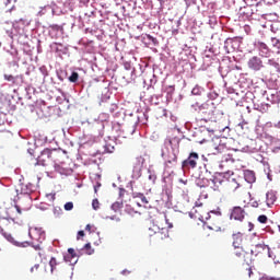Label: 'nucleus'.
<instances>
[{
	"label": "nucleus",
	"mask_w": 280,
	"mask_h": 280,
	"mask_svg": "<svg viewBox=\"0 0 280 280\" xmlns=\"http://www.w3.org/2000/svg\"><path fill=\"white\" fill-rule=\"evenodd\" d=\"M1 46H2V43L0 42V48H1Z\"/></svg>",
	"instance_id": "47"
},
{
	"label": "nucleus",
	"mask_w": 280,
	"mask_h": 280,
	"mask_svg": "<svg viewBox=\"0 0 280 280\" xmlns=\"http://www.w3.org/2000/svg\"><path fill=\"white\" fill-rule=\"evenodd\" d=\"M258 222L260 224H267L268 223V217L266 214H261L258 217Z\"/></svg>",
	"instance_id": "24"
},
{
	"label": "nucleus",
	"mask_w": 280,
	"mask_h": 280,
	"mask_svg": "<svg viewBox=\"0 0 280 280\" xmlns=\"http://www.w3.org/2000/svg\"><path fill=\"white\" fill-rule=\"evenodd\" d=\"M68 253H69L71 259H75V257H78V254H75V249H73V248H69Z\"/></svg>",
	"instance_id": "28"
},
{
	"label": "nucleus",
	"mask_w": 280,
	"mask_h": 280,
	"mask_svg": "<svg viewBox=\"0 0 280 280\" xmlns=\"http://www.w3.org/2000/svg\"><path fill=\"white\" fill-rule=\"evenodd\" d=\"M115 150V147H110L108 144L105 145V152L113 153Z\"/></svg>",
	"instance_id": "29"
},
{
	"label": "nucleus",
	"mask_w": 280,
	"mask_h": 280,
	"mask_svg": "<svg viewBox=\"0 0 280 280\" xmlns=\"http://www.w3.org/2000/svg\"><path fill=\"white\" fill-rule=\"evenodd\" d=\"M199 220L202 222L206 220L207 228L210 231H215L217 233L222 231V226L224 224L222 213L215 211L207 212L205 215H201Z\"/></svg>",
	"instance_id": "4"
},
{
	"label": "nucleus",
	"mask_w": 280,
	"mask_h": 280,
	"mask_svg": "<svg viewBox=\"0 0 280 280\" xmlns=\"http://www.w3.org/2000/svg\"><path fill=\"white\" fill-rule=\"evenodd\" d=\"M83 249L85 250L86 255H93V253H95V249L91 247V243H86Z\"/></svg>",
	"instance_id": "20"
},
{
	"label": "nucleus",
	"mask_w": 280,
	"mask_h": 280,
	"mask_svg": "<svg viewBox=\"0 0 280 280\" xmlns=\"http://www.w3.org/2000/svg\"><path fill=\"white\" fill-rule=\"evenodd\" d=\"M143 197L142 192H132V198H141Z\"/></svg>",
	"instance_id": "31"
},
{
	"label": "nucleus",
	"mask_w": 280,
	"mask_h": 280,
	"mask_svg": "<svg viewBox=\"0 0 280 280\" xmlns=\"http://www.w3.org/2000/svg\"><path fill=\"white\" fill-rule=\"evenodd\" d=\"M205 114L208 116H203L198 119L200 126L209 124V121H214V124H217V121H222V119H224V114L218 108H214L211 112H205Z\"/></svg>",
	"instance_id": "7"
},
{
	"label": "nucleus",
	"mask_w": 280,
	"mask_h": 280,
	"mask_svg": "<svg viewBox=\"0 0 280 280\" xmlns=\"http://www.w3.org/2000/svg\"><path fill=\"white\" fill-rule=\"evenodd\" d=\"M164 161H166V163H177L178 161V153L176 152V150L174 149H168L166 152H164L162 154Z\"/></svg>",
	"instance_id": "15"
},
{
	"label": "nucleus",
	"mask_w": 280,
	"mask_h": 280,
	"mask_svg": "<svg viewBox=\"0 0 280 280\" xmlns=\"http://www.w3.org/2000/svg\"><path fill=\"white\" fill-rule=\"evenodd\" d=\"M47 198H49L51 201L56 200V194H48Z\"/></svg>",
	"instance_id": "35"
},
{
	"label": "nucleus",
	"mask_w": 280,
	"mask_h": 280,
	"mask_svg": "<svg viewBox=\"0 0 280 280\" xmlns=\"http://www.w3.org/2000/svg\"><path fill=\"white\" fill-rule=\"evenodd\" d=\"M66 211H72L73 210V202L69 201L63 206Z\"/></svg>",
	"instance_id": "26"
},
{
	"label": "nucleus",
	"mask_w": 280,
	"mask_h": 280,
	"mask_svg": "<svg viewBox=\"0 0 280 280\" xmlns=\"http://www.w3.org/2000/svg\"><path fill=\"white\" fill-rule=\"evenodd\" d=\"M144 38L147 40H150L153 45H159V39H156L154 36L150 35V34H145Z\"/></svg>",
	"instance_id": "22"
},
{
	"label": "nucleus",
	"mask_w": 280,
	"mask_h": 280,
	"mask_svg": "<svg viewBox=\"0 0 280 280\" xmlns=\"http://www.w3.org/2000/svg\"><path fill=\"white\" fill-rule=\"evenodd\" d=\"M226 128H229V127H223L222 129H219L221 132H224V130H226Z\"/></svg>",
	"instance_id": "44"
},
{
	"label": "nucleus",
	"mask_w": 280,
	"mask_h": 280,
	"mask_svg": "<svg viewBox=\"0 0 280 280\" xmlns=\"http://www.w3.org/2000/svg\"><path fill=\"white\" fill-rule=\"evenodd\" d=\"M249 253H252V261L255 259L254 257H259L260 259H266V257H269L273 259V261H279L277 256H272V252H270V247L268 245L257 244L249 248Z\"/></svg>",
	"instance_id": "5"
},
{
	"label": "nucleus",
	"mask_w": 280,
	"mask_h": 280,
	"mask_svg": "<svg viewBox=\"0 0 280 280\" xmlns=\"http://www.w3.org/2000/svg\"><path fill=\"white\" fill-rule=\"evenodd\" d=\"M199 92H200V88H198V86L194 88L191 91L192 95H198Z\"/></svg>",
	"instance_id": "32"
},
{
	"label": "nucleus",
	"mask_w": 280,
	"mask_h": 280,
	"mask_svg": "<svg viewBox=\"0 0 280 280\" xmlns=\"http://www.w3.org/2000/svg\"><path fill=\"white\" fill-rule=\"evenodd\" d=\"M247 275H248V277H250V275H253V269L252 268L247 269Z\"/></svg>",
	"instance_id": "42"
},
{
	"label": "nucleus",
	"mask_w": 280,
	"mask_h": 280,
	"mask_svg": "<svg viewBox=\"0 0 280 280\" xmlns=\"http://www.w3.org/2000/svg\"><path fill=\"white\" fill-rule=\"evenodd\" d=\"M260 280H276L275 278L262 277Z\"/></svg>",
	"instance_id": "43"
},
{
	"label": "nucleus",
	"mask_w": 280,
	"mask_h": 280,
	"mask_svg": "<svg viewBox=\"0 0 280 280\" xmlns=\"http://www.w3.org/2000/svg\"><path fill=\"white\" fill-rule=\"evenodd\" d=\"M91 229H92L91 224H88V225L85 226V231H89V233H91Z\"/></svg>",
	"instance_id": "39"
},
{
	"label": "nucleus",
	"mask_w": 280,
	"mask_h": 280,
	"mask_svg": "<svg viewBox=\"0 0 280 280\" xmlns=\"http://www.w3.org/2000/svg\"><path fill=\"white\" fill-rule=\"evenodd\" d=\"M277 202V194L275 191L270 190L266 194V203L267 207H272Z\"/></svg>",
	"instance_id": "17"
},
{
	"label": "nucleus",
	"mask_w": 280,
	"mask_h": 280,
	"mask_svg": "<svg viewBox=\"0 0 280 280\" xmlns=\"http://www.w3.org/2000/svg\"><path fill=\"white\" fill-rule=\"evenodd\" d=\"M61 158L62 153H60V151L56 149H44L38 156V163H40V165H43L44 167L47 165H54L55 167H58V163H61Z\"/></svg>",
	"instance_id": "3"
},
{
	"label": "nucleus",
	"mask_w": 280,
	"mask_h": 280,
	"mask_svg": "<svg viewBox=\"0 0 280 280\" xmlns=\"http://www.w3.org/2000/svg\"><path fill=\"white\" fill-rule=\"evenodd\" d=\"M233 260L236 264H246L247 266H250V264H253L250 249L246 250L244 247L234 248Z\"/></svg>",
	"instance_id": "6"
},
{
	"label": "nucleus",
	"mask_w": 280,
	"mask_h": 280,
	"mask_svg": "<svg viewBox=\"0 0 280 280\" xmlns=\"http://www.w3.org/2000/svg\"><path fill=\"white\" fill-rule=\"evenodd\" d=\"M22 246H23L24 248H27V246H30V242H24V243H22Z\"/></svg>",
	"instance_id": "41"
},
{
	"label": "nucleus",
	"mask_w": 280,
	"mask_h": 280,
	"mask_svg": "<svg viewBox=\"0 0 280 280\" xmlns=\"http://www.w3.org/2000/svg\"><path fill=\"white\" fill-rule=\"evenodd\" d=\"M142 167L143 165L141 164V162L136 163V165L133 166V173H132L133 178H141Z\"/></svg>",
	"instance_id": "19"
},
{
	"label": "nucleus",
	"mask_w": 280,
	"mask_h": 280,
	"mask_svg": "<svg viewBox=\"0 0 280 280\" xmlns=\"http://www.w3.org/2000/svg\"><path fill=\"white\" fill-rule=\"evenodd\" d=\"M205 141H207V140L203 139L202 141H200V143H205Z\"/></svg>",
	"instance_id": "45"
},
{
	"label": "nucleus",
	"mask_w": 280,
	"mask_h": 280,
	"mask_svg": "<svg viewBox=\"0 0 280 280\" xmlns=\"http://www.w3.org/2000/svg\"><path fill=\"white\" fill-rule=\"evenodd\" d=\"M271 45H272V47H278L279 48L280 40L277 37H272L271 38Z\"/></svg>",
	"instance_id": "27"
},
{
	"label": "nucleus",
	"mask_w": 280,
	"mask_h": 280,
	"mask_svg": "<svg viewBox=\"0 0 280 280\" xmlns=\"http://www.w3.org/2000/svg\"><path fill=\"white\" fill-rule=\"evenodd\" d=\"M38 268H40V265H34V267L31 268V272L38 271Z\"/></svg>",
	"instance_id": "34"
},
{
	"label": "nucleus",
	"mask_w": 280,
	"mask_h": 280,
	"mask_svg": "<svg viewBox=\"0 0 280 280\" xmlns=\"http://www.w3.org/2000/svg\"><path fill=\"white\" fill-rule=\"evenodd\" d=\"M246 218V210L240 206H235L230 211V219L243 222Z\"/></svg>",
	"instance_id": "10"
},
{
	"label": "nucleus",
	"mask_w": 280,
	"mask_h": 280,
	"mask_svg": "<svg viewBox=\"0 0 280 280\" xmlns=\"http://www.w3.org/2000/svg\"><path fill=\"white\" fill-rule=\"evenodd\" d=\"M34 233H36V230H33L32 232H30V236L32 237V240H36L38 242V237H35Z\"/></svg>",
	"instance_id": "36"
},
{
	"label": "nucleus",
	"mask_w": 280,
	"mask_h": 280,
	"mask_svg": "<svg viewBox=\"0 0 280 280\" xmlns=\"http://www.w3.org/2000/svg\"><path fill=\"white\" fill-rule=\"evenodd\" d=\"M159 220L160 221H156L158 231H154V229L150 228L145 232L147 240L150 242V244H161V242L170 237L168 229H174V224L170 222L167 214H162Z\"/></svg>",
	"instance_id": "1"
},
{
	"label": "nucleus",
	"mask_w": 280,
	"mask_h": 280,
	"mask_svg": "<svg viewBox=\"0 0 280 280\" xmlns=\"http://www.w3.org/2000/svg\"><path fill=\"white\" fill-rule=\"evenodd\" d=\"M198 159H200V155H198V153L196 152H191L188 156V159H186L183 163H182V167L184 170H194L197 167L198 165Z\"/></svg>",
	"instance_id": "9"
},
{
	"label": "nucleus",
	"mask_w": 280,
	"mask_h": 280,
	"mask_svg": "<svg viewBox=\"0 0 280 280\" xmlns=\"http://www.w3.org/2000/svg\"><path fill=\"white\" fill-rule=\"evenodd\" d=\"M80 79V74L78 72H72V74L69 77V82L75 83Z\"/></svg>",
	"instance_id": "21"
},
{
	"label": "nucleus",
	"mask_w": 280,
	"mask_h": 280,
	"mask_svg": "<svg viewBox=\"0 0 280 280\" xmlns=\"http://www.w3.org/2000/svg\"><path fill=\"white\" fill-rule=\"evenodd\" d=\"M244 178L246 183L253 184L255 180H257V177L255 176V172L253 171H245Z\"/></svg>",
	"instance_id": "18"
},
{
	"label": "nucleus",
	"mask_w": 280,
	"mask_h": 280,
	"mask_svg": "<svg viewBox=\"0 0 280 280\" xmlns=\"http://www.w3.org/2000/svg\"><path fill=\"white\" fill-rule=\"evenodd\" d=\"M98 187H102V184L98 183L96 186H94V191H95V194H97V188H98Z\"/></svg>",
	"instance_id": "38"
},
{
	"label": "nucleus",
	"mask_w": 280,
	"mask_h": 280,
	"mask_svg": "<svg viewBox=\"0 0 280 280\" xmlns=\"http://www.w3.org/2000/svg\"><path fill=\"white\" fill-rule=\"evenodd\" d=\"M125 67H126V69H128V65H126Z\"/></svg>",
	"instance_id": "48"
},
{
	"label": "nucleus",
	"mask_w": 280,
	"mask_h": 280,
	"mask_svg": "<svg viewBox=\"0 0 280 280\" xmlns=\"http://www.w3.org/2000/svg\"><path fill=\"white\" fill-rule=\"evenodd\" d=\"M247 67L253 71H260L264 68V61H261V58L254 56L248 60Z\"/></svg>",
	"instance_id": "14"
},
{
	"label": "nucleus",
	"mask_w": 280,
	"mask_h": 280,
	"mask_svg": "<svg viewBox=\"0 0 280 280\" xmlns=\"http://www.w3.org/2000/svg\"><path fill=\"white\" fill-rule=\"evenodd\" d=\"M149 180H152V183H156V175H149Z\"/></svg>",
	"instance_id": "33"
},
{
	"label": "nucleus",
	"mask_w": 280,
	"mask_h": 280,
	"mask_svg": "<svg viewBox=\"0 0 280 280\" xmlns=\"http://www.w3.org/2000/svg\"><path fill=\"white\" fill-rule=\"evenodd\" d=\"M92 207L94 211H97V209H100V200L93 199Z\"/></svg>",
	"instance_id": "25"
},
{
	"label": "nucleus",
	"mask_w": 280,
	"mask_h": 280,
	"mask_svg": "<svg viewBox=\"0 0 280 280\" xmlns=\"http://www.w3.org/2000/svg\"><path fill=\"white\" fill-rule=\"evenodd\" d=\"M128 196V190L120 188L119 190V197L121 198V202L116 201L112 205L113 211L117 212L124 207V202L130 201V198H126Z\"/></svg>",
	"instance_id": "11"
},
{
	"label": "nucleus",
	"mask_w": 280,
	"mask_h": 280,
	"mask_svg": "<svg viewBox=\"0 0 280 280\" xmlns=\"http://www.w3.org/2000/svg\"><path fill=\"white\" fill-rule=\"evenodd\" d=\"M49 266H50L51 272H54V270H56V266H58V260H56V258H54V257L50 258Z\"/></svg>",
	"instance_id": "23"
},
{
	"label": "nucleus",
	"mask_w": 280,
	"mask_h": 280,
	"mask_svg": "<svg viewBox=\"0 0 280 280\" xmlns=\"http://www.w3.org/2000/svg\"><path fill=\"white\" fill-rule=\"evenodd\" d=\"M255 47H256V49H258L259 56H261V58H270L272 51L270 50V48L268 47V45L266 43L256 42Z\"/></svg>",
	"instance_id": "13"
},
{
	"label": "nucleus",
	"mask_w": 280,
	"mask_h": 280,
	"mask_svg": "<svg viewBox=\"0 0 280 280\" xmlns=\"http://www.w3.org/2000/svg\"><path fill=\"white\" fill-rule=\"evenodd\" d=\"M213 183H218V179H214Z\"/></svg>",
	"instance_id": "46"
},
{
	"label": "nucleus",
	"mask_w": 280,
	"mask_h": 280,
	"mask_svg": "<svg viewBox=\"0 0 280 280\" xmlns=\"http://www.w3.org/2000/svg\"><path fill=\"white\" fill-rule=\"evenodd\" d=\"M232 240L233 248H244V246H246V242L248 241V236L244 233L237 232L232 235Z\"/></svg>",
	"instance_id": "8"
},
{
	"label": "nucleus",
	"mask_w": 280,
	"mask_h": 280,
	"mask_svg": "<svg viewBox=\"0 0 280 280\" xmlns=\"http://www.w3.org/2000/svg\"><path fill=\"white\" fill-rule=\"evenodd\" d=\"M140 200L142 202V205H149L150 201H148V198H145V195H142V197H140Z\"/></svg>",
	"instance_id": "30"
},
{
	"label": "nucleus",
	"mask_w": 280,
	"mask_h": 280,
	"mask_svg": "<svg viewBox=\"0 0 280 280\" xmlns=\"http://www.w3.org/2000/svg\"><path fill=\"white\" fill-rule=\"evenodd\" d=\"M78 235H79V237H84V231H79Z\"/></svg>",
	"instance_id": "40"
},
{
	"label": "nucleus",
	"mask_w": 280,
	"mask_h": 280,
	"mask_svg": "<svg viewBox=\"0 0 280 280\" xmlns=\"http://www.w3.org/2000/svg\"><path fill=\"white\" fill-rule=\"evenodd\" d=\"M225 161H231L232 163H235V159H233L231 155H228V158H225Z\"/></svg>",
	"instance_id": "37"
},
{
	"label": "nucleus",
	"mask_w": 280,
	"mask_h": 280,
	"mask_svg": "<svg viewBox=\"0 0 280 280\" xmlns=\"http://www.w3.org/2000/svg\"><path fill=\"white\" fill-rule=\"evenodd\" d=\"M225 187L229 191H237L240 189L241 184L240 179L235 177V174H232L225 182Z\"/></svg>",
	"instance_id": "12"
},
{
	"label": "nucleus",
	"mask_w": 280,
	"mask_h": 280,
	"mask_svg": "<svg viewBox=\"0 0 280 280\" xmlns=\"http://www.w3.org/2000/svg\"><path fill=\"white\" fill-rule=\"evenodd\" d=\"M25 209H21L19 206H10L4 210L5 214L0 215V233L4 235L3 228L1 224H5V220H11V222H14L15 224H20V222H23V218H25Z\"/></svg>",
	"instance_id": "2"
},
{
	"label": "nucleus",
	"mask_w": 280,
	"mask_h": 280,
	"mask_svg": "<svg viewBox=\"0 0 280 280\" xmlns=\"http://www.w3.org/2000/svg\"><path fill=\"white\" fill-rule=\"evenodd\" d=\"M4 80H7V82H11L14 86H19V84H23V74H4Z\"/></svg>",
	"instance_id": "16"
}]
</instances>
